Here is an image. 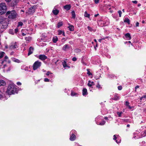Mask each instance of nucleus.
<instances>
[{"instance_id": "obj_60", "label": "nucleus", "mask_w": 146, "mask_h": 146, "mask_svg": "<svg viewBox=\"0 0 146 146\" xmlns=\"http://www.w3.org/2000/svg\"><path fill=\"white\" fill-rule=\"evenodd\" d=\"M22 35L23 36H24L26 34H24L23 33H22Z\"/></svg>"}, {"instance_id": "obj_6", "label": "nucleus", "mask_w": 146, "mask_h": 146, "mask_svg": "<svg viewBox=\"0 0 146 146\" xmlns=\"http://www.w3.org/2000/svg\"><path fill=\"white\" fill-rule=\"evenodd\" d=\"M36 9V6H33L29 8L28 10L29 13V14H32L35 12V9Z\"/></svg>"}, {"instance_id": "obj_13", "label": "nucleus", "mask_w": 146, "mask_h": 146, "mask_svg": "<svg viewBox=\"0 0 146 146\" xmlns=\"http://www.w3.org/2000/svg\"><path fill=\"white\" fill-rule=\"evenodd\" d=\"M119 95L117 94H115L114 98H113V99L115 100H117L119 99Z\"/></svg>"}, {"instance_id": "obj_3", "label": "nucleus", "mask_w": 146, "mask_h": 146, "mask_svg": "<svg viewBox=\"0 0 146 146\" xmlns=\"http://www.w3.org/2000/svg\"><path fill=\"white\" fill-rule=\"evenodd\" d=\"M6 15L8 16L9 18L11 19H14L17 17V13L14 10L11 11H8L6 13Z\"/></svg>"}, {"instance_id": "obj_40", "label": "nucleus", "mask_w": 146, "mask_h": 146, "mask_svg": "<svg viewBox=\"0 0 146 146\" xmlns=\"http://www.w3.org/2000/svg\"><path fill=\"white\" fill-rule=\"evenodd\" d=\"M44 81L45 82H48L49 81V79L47 78H44Z\"/></svg>"}, {"instance_id": "obj_58", "label": "nucleus", "mask_w": 146, "mask_h": 146, "mask_svg": "<svg viewBox=\"0 0 146 146\" xmlns=\"http://www.w3.org/2000/svg\"><path fill=\"white\" fill-rule=\"evenodd\" d=\"M108 119V117H104V119L106 120H107Z\"/></svg>"}, {"instance_id": "obj_52", "label": "nucleus", "mask_w": 146, "mask_h": 146, "mask_svg": "<svg viewBox=\"0 0 146 146\" xmlns=\"http://www.w3.org/2000/svg\"><path fill=\"white\" fill-rule=\"evenodd\" d=\"M127 107L130 109H131V107L129 105Z\"/></svg>"}, {"instance_id": "obj_55", "label": "nucleus", "mask_w": 146, "mask_h": 146, "mask_svg": "<svg viewBox=\"0 0 146 146\" xmlns=\"http://www.w3.org/2000/svg\"><path fill=\"white\" fill-rule=\"evenodd\" d=\"M102 40V39H100L99 40V41L100 42H101Z\"/></svg>"}, {"instance_id": "obj_39", "label": "nucleus", "mask_w": 146, "mask_h": 146, "mask_svg": "<svg viewBox=\"0 0 146 146\" xmlns=\"http://www.w3.org/2000/svg\"><path fill=\"white\" fill-rule=\"evenodd\" d=\"M146 97V96L145 95H144L142 97H141L140 98V100H143V98H145Z\"/></svg>"}, {"instance_id": "obj_8", "label": "nucleus", "mask_w": 146, "mask_h": 146, "mask_svg": "<svg viewBox=\"0 0 146 146\" xmlns=\"http://www.w3.org/2000/svg\"><path fill=\"white\" fill-rule=\"evenodd\" d=\"M70 48H72V47L71 46L68 44H66L63 46L62 49L65 51H66Z\"/></svg>"}, {"instance_id": "obj_27", "label": "nucleus", "mask_w": 146, "mask_h": 146, "mask_svg": "<svg viewBox=\"0 0 146 146\" xmlns=\"http://www.w3.org/2000/svg\"><path fill=\"white\" fill-rule=\"evenodd\" d=\"M113 137H114V138H113V139L114 140H116V142L117 143H120V141H121L120 140H119V141H118L117 140H116V139H117V137H116L115 135H114Z\"/></svg>"}, {"instance_id": "obj_38", "label": "nucleus", "mask_w": 146, "mask_h": 146, "mask_svg": "<svg viewBox=\"0 0 146 146\" xmlns=\"http://www.w3.org/2000/svg\"><path fill=\"white\" fill-rule=\"evenodd\" d=\"M118 89L119 90H121L122 89V87L121 86H118Z\"/></svg>"}, {"instance_id": "obj_33", "label": "nucleus", "mask_w": 146, "mask_h": 146, "mask_svg": "<svg viewBox=\"0 0 146 146\" xmlns=\"http://www.w3.org/2000/svg\"><path fill=\"white\" fill-rule=\"evenodd\" d=\"M64 31H62L61 30H58V35H60L62 34V33Z\"/></svg>"}, {"instance_id": "obj_61", "label": "nucleus", "mask_w": 146, "mask_h": 146, "mask_svg": "<svg viewBox=\"0 0 146 146\" xmlns=\"http://www.w3.org/2000/svg\"><path fill=\"white\" fill-rule=\"evenodd\" d=\"M21 12H23V13L24 12V11L23 10H21Z\"/></svg>"}, {"instance_id": "obj_62", "label": "nucleus", "mask_w": 146, "mask_h": 146, "mask_svg": "<svg viewBox=\"0 0 146 146\" xmlns=\"http://www.w3.org/2000/svg\"><path fill=\"white\" fill-rule=\"evenodd\" d=\"M62 35H63L64 36H65V34H64V32L62 34Z\"/></svg>"}, {"instance_id": "obj_25", "label": "nucleus", "mask_w": 146, "mask_h": 146, "mask_svg": "<svg viewBox=\"0 0 146 146\" xmlns=\"http://www.w3.org/2000/svg\"><path fill=\"white\" fill-rule=\"evenodd\" d=\"M71 13L72 18L74 19L76 17V14L74 11H72Z\"/></svg>"}, {"instance_id": "obj_5", "label": "nucleus", "mask_w": 146, "mask_h": 146, "mask_svg": "<svg viewBox=\"0 0 146 146\" xmlns=\"http://www.w3.org/2000/svg\"><path fill=\"white\" fill-rule=\"evenodd\" d=\"M41 64V62L37 60L35 62L33 65V68L34 70H35L38 68H39Z\"/></svg>"}, {"instance_id": "obj_44", "label": "nucleus", "mask_w": 146, "mask_h": 146, "mask_svg": "<svg viewBox=\"0 0 146 146\" xmlns=\"http://www.w3.org/2000/svg\"><path fill=\"white\" fill-rule=\"evenodd\" d=\"M129 102H128L127 101H126V102H125V105L126 106H128L129 105Z\"/></svg>"}, {"instance_id": "obj_20", "label": "nucleus", "mask_w": 146, "mask_h": 146, "mask_svg": "<svg viewBox=\"0 0 146 146\" xmlns=\"http://www.w3.org/2000/svg\"><path fill=\"white\" fill-rule=\"evenodd\" d=\"M62 64L64 68H66L68 67L69 68H70L68 66V65L66 64V62L65 61H64L62 62Z\"/></svg>"}, {"instance_id": "obj_21", "label": "nucleus", "mask_w": 146, "mask_h": 146, "mask_svg": "<svg viewBox=\"0 0 146 146\" xmlns=\"http://www.w3.org/2000/svg\"><path fill=\"white\" fill-rule=\"evenodd\" d=\"M52 12L54 15H56L58 14L59 13V11L58 10L56 9L53 10Z\"/></svg>"}, {"instance_id": "obj_53", "label": "nucleus", "mask_w": 146, "mask_h": 146, "mask_svg": "<svg viewBox=\"0 0 146 146\" xmlns=\"http://www.w3.org/2000/svg\"><path fill=\"white\" fill-rule=\"evenodd\" d=\"M7 2H10L11 0H5Z\"/></svg>"}, {"instance_id": "obj_9", "label": "nucleus", "mask_w": 146, "mask_h": 146, "mask_svg": "<svg viewBox=\"0 0 146 146\" xmlns=\"http://www.w3.org/2000/svg\"><path fill=\"white\" fill-rule=\"evenodd\" d=\"M39 58L42 60H44L47 58V57L44 55H40L39 56Z\"/></svg>"}, {"instance_id": "obj_11", "label": "nucleus", "mask_w": 146, "mask_h": 146, "mask_svg": "<svg viewBox=\"0 0 146 146\" xmlns=\"http://www.w3.org/2000/svg\"><path fill=\"white\" fill-rule=\"evenodd\" d=\"M71 5H67L64 6V9L67 11H68L70 10L71 8Z\"/></svg>"}, {"instance_id": "obj_64", "label": "nucleus", "mask_w": 146, "mask_h": 146, "mask_svg": "<svg viewBox=\"0 0 146 146\" xmlns=\"http://www.w3.org/2000/svg\"><path fill=\"white\" fill-rule=\"evenodd\" d=\"M142 23H145V21H143L142 22Z\"/></svg>"}, {"instance_id": "obj_59", "label": "nucleus", "mask_w": 146, "mask_h": 146, "mask_svg": "<svg viewBox=\"0 0 146 146\" xmlns=\"http://www.w3.org/2000/svg\"><path fill=\"white\" fill-rule=\"evenodd\" d=\"M8 58V57L7 56H5V59H7Z\"/></svg>"}, {"instance_id": "obj_24", "label": "nucleus", "mask_w": 146, "mask_h": 146, "mask_svg": "<svg viewBox=\"0 0 146 146\" xmlns=\"http://www.w3.org/2000/svg\"><path fill=\"white\" fill-rule=\"evenodd\" d=\"M63 24V23L62 21H61L60 22H59L57 24V27L58 28H59L60 27H61L62 26Z\"/></svg>"}, {"instance_id": "obj_19", "label": "nucleus", "mask_w": 146, "mask_h": 146, "mask_svg": "<svg viewBox=\"0 0 146 146\" xmlns=\"http://www.w3.org/2000/svg\"><path fill=\"white\" fill-rule=\"evenodd\" d=\"M94 82H91L90 81H88V86L89 87H91L92 85H94Z\"/></svg>"}, {"instance_id": "obj_15", "label": "nucleus", "mask_w": 146, "mask_h": 146, "mask_svg": "<svg viewBox=\"0 0 146 146\" xmlns=\"http://www.w3.org/2000/svg\"><path fill=\"white\" fill-rule=\"evenodd\" d=\"M76 136L74 135L73 133H72V135L71 136L70 139L71 141H74L76 139Z\"/></svg>"}, {"instance_id": "obj_23", "label": "nucleus", "mask_w": 146, "mask_h": 146, "mask_svg": "<svg viewBox=\"0 0 146 146\" xmlns=\"http://www.w3.org/2000/svg\"><path fill=\"white\" fill-rule=\"evenodd\" d=\"M5 53L4 52L2 51H0V59L2 58L4 55Z\"/></svg>"}, {"instance_id": "obj_41", "label": "nucleus", "mask_w": 146, "mask_h": 146, "mask_svg": "<svg viewBox=\"0 0 146 146\" xmlns=\"http://www.w3.org/2000/svg\"><path fill=\"white\" fill-rule=\"evenodd\" d=\"M77 58L76 57H74L72 58V60L74 61H75L76 60Z\"/></svg>"}, {"instance_id": "obj_50", "label": "nucleus", "mask_w": 146, "mask_h": 146, "mask_svg": "<svg viewBox=\"0 0 146 146\" xmlns=\"http://www.w3.org/2000/svg\"><path fill=\"white\" fill-rule=\"evenodd\" d=\"M139 23L138 22H137L136 24V26L138 27L139 26Z\"/></svg>"}, {"instance_id": "obj_31", "label": "nucleus", "mask_w": 146, "mask_h": 146, "mask_svg": "<svg viewBox=\"0 0 146 146\" xmlns=\"http://www.w3.org/2000/svg\"><path fill=\"white\" fill-rule=\"evenodd\" d=\"M106 123V121H102L99 124H98V125H104Z\"/></svg>"}, {"instance_id": "obj_4", "label": "nucleus", "mask_w": 146, "mask_h": 146, "mask_svg": "<svg viewBox=\"0 0 146 146\" xmlns=\"http://www.w3.org/2000/svg\"><path fill=\"white\" fill-rule=\"evenodd\" d=\"M6 10L7 6L5 3H0V15L4 14Z\"/></svg>"}, {"instance_id": "obj_2", "label": "nucleus", "mask_w": 146, "mask_h": 146, "mask_svg": "<svg viewBox=\"0 0 146 146\" xmlns=\"http://www.w3.org/2000/svg\"><path fill=\"white\" fill-rule=\"evenodd\" d=\"M0 24L2 25V28L6 29L8 25L7 20L5 17H0Z\"/></svg>"}, {"instance_id": "obj_29", "label": "nucleus", "mask_w": 146, "mask_h": 146, "mask_svg": "<svg viewBox=\"0 0 146 146\" xmlns=\"http://www.w3.org/2000/svg\"><path fill=\"white\" fill-rule=\"evenodd\" d=\"M88 30L90 31H93L95 32V30H94L91 27L89 26L88 27Z\"/></svg>"}, {"instance_id": "obj_22", "label": "nucleus", "mask_w": 146, "mask_h": 146, "mask_svg": "<svg viewBox=\"0 0 146 146\" xmlns=\"http://www.w3.org/2000/svg\"><path fill=\"white\" fill-rule=\"evenodd\" d=\"M124 22L125 23H127L128 24H129L130 23V20L129 19H128V18H125L124 20Z\"/></svg>"}, {"instance_id": "obj_32", "label": "nucleus", "mask_w": 146, "mask_h": 146, "mask_svg": "<svg viewBox=\"0 0 146 146\" xmlns=\"http://www.w3.org/2000/svg\"><path fill=\"white\" fill-rule=\"evenodd\" d=\"M87 74L88 75L90 76V75H92V73H91L90 71V69H87Z\"/></svg>"}, {"instance_id": "obj_63", "label": "nucleus", "mask_w": 146, "mask_h": 146, "mask_svg": "<svg viewBox=\"0 0 146 146\" xmlns=\"http://www.w3.org/2000/svg\"><path fill=\"white\" fill-rule=\"evenodd\" d=\"M127 127H130V125L129 124H127Z\"/></svg>"}, {"instance_id": "obj_37", "label": "nucleus", "mask_w": 146, "mask_h": 146, "mask_svg": "<svg viewBox=\"0 0 146 146\" xmlns=\"http://www.w3.org/2000/svg\"><path fill=\"white\" fill-rule=\"evenodd\" d=\"M117 113L119 117H120L121 116V115L122 114V112H117Z\"/></svg>"}, {"instance_id": "obj_7", "label": "nucleus", "mask_w": 146, "mask_h": 146, "mask_svg": "<svg viewBox=\"0 0 146 146\" xmlns=\"http://www.w3.org/2000/svg\"><path fill=\"white\" fill-rule=\"evenodd\" d=\"M18 44L16 42H13L10 45L9 48L11 49L15 48L18 47Z\"/></svg>"}, {"instance_id": "obj_51", "label": "nucleus", "mask_w": 146, "mask_h": 146, "mask_svg": "<svg viewBox=\"0 0 146 146\" xmlns=\"http://www.w3.org/2000/svg\"><path fill=\"white\" fill-rule=\"evenodd\" d=\"M15 61L16 62H19V60L16 59L15 60Z\"/></svg>"}, {"instance_id": "obj_18", "label": "nucleus", "mask_w": 146, "mask_h": 146, "mask_svg": "<svg viewBox=\"0 0 146 146\" xmlns=\"http://www.w3.org/2000/svg\"><path fill=\"white\" fill-rule=\"evenodd\" d=\"M58 40V38L57 36H54L53 37V41L54 43H56Z\"/></svg>"}, {"instance_id": "obj_57", "label": "nucleus", "mask_w": 146, "mask_h": 146, "mask_svg": "<svg viewBox=\"0 0 146 146\" xmlns=\"http://www.w3.org/2000/svg\"><path fill=\"white\" fill-rule=\"evenodd\" d=\"M2 98V96L0 94V98Z\"/></svg>"}, {"instance_id": "obj_56", "label": "nucleus", "mask_w": 146, "mask_h": 146, "mask_svg": "<svg viewBox=\"0 0 146 146\" xmlns=\"http://www.w3.org/2000/svg\"><path fill=\"white\" fill-rule=\"evenodd\" d=\"M99 15V14H96L95 15H94V16L95 17H97Z\"/></svg>"}, {"instance_id": "obj_35", "label": "nucleus", "mask_w": 146, "mask_h": 146, "mask_svg": "<svg viewBox=\"0 0 146 146\" xmlns=\"http://www.w3.org/2000/svg\"><path fill=\"white\" fill-rule=\"evenodd\" d=\"M76 94H77V93H75L73 92H72L71 93V95L72 96H74Z\"/></svg>"}, {"instance_id": "obj_16", "label": "nucleus", "mask_w": 146, "mask_h": 146, "mask_svg": "<svg viewBox=\"0 0 146 146\" xmlns=\"http://www.w3.org/2000/svg\"><path fill=\"white\" fill-rule=\"evenodd\" d=\"M87 90L86 88H84L82 90V94L83 96L86 95L87 94Z\"/></svg>"}, {"instance_id": "obj_42", "label": "nucleus", "mask_w": 146, "mask_h": 146, "mask_svg": "<svg viewBox=\"0 0 146 146\" xmlns=\"http://www.w3.org/2000/svg\"><path fill=\"white\" fill-rule=\"evenodd\" d=\"M50 74H52V73L50 72L49 71H48L47 73L46 74L47 76H48Z\"/></svg>"}, {"instance_id": "obj_46", "label": "nucleus", "mask_w": 146, "mask_h": 146, "mask_svg": "<svg viewBox=\"0 0 146 146\" xmlns=\"http://www.w3.org/2000/svg\"><path fill=\"white\" fill-rule=\"evenodd\" d=\"M17 84L18 85H21V83L20 82H18L17 83Z\"/></svg>"}, {"instance_id": "obj_26", "label": "nucleus", "mask_w": 146, "mask_h": 146, "mask_svg": "<svg viewBox=\"0 0 146 146\" xmlns=\"http://www.w3.org/2000/svg\"><path fill=\"white\" fill-rule=\"evenodd\" d=\"M69 30L71 31H73L74 30V27L72 25H70L68 27Z\"/></svg>"}, {"instance_id": "obj_36", "label": "nucleus", "mask_w": 146, "mask_h": 146, "mask_svg": "<svg viewBox=\"0 0 146 146\" xmlns=\"http://www.w3.org/2000/svg\"><path fill=\"white\" fill-rule=\"evenodd\" d=\"M118 13L119 15V16L120 17H121V15L122 14V12L121 11H118Z\"/></svg>"}, {"instance_id": "obj_47", "label": "nucleus", "mask_w": 146, "mask_h": 146, "mask_svg": "<svg viewBox=\"0 0 146 146\" xmlns=\"http://www.w3.org/2000/svg\"><path fill=\"white\" fill-rule=\"evenodd\" d=\"M132 2L136 4L137 3V1H133Z\"/></svg>"}, {"instance_id": "obj_54", "label": "nucleus", "mask_w": 146, "mask_h": 146, "mask_svg": "<svg viewBox=\"0 0 146 146\" xmlns=\"http://www.w3.org/2000/svg\"><path fill=\"white\" fill-rule=\"evenodd\" d=\"M139 88V86H136L135 87V89L136 90L137 88Z\"/></svg>"}, {"instance_id": "obj_45", "label": "nucleus", "mask_w": 146, "mask_h": 146, "mask_svg": "<svg viewBox=\"0 0 146 146\" xmlns=\"http://www.w3.org/2000/svg\"><path fill=\"white\" fill-rule=\"evenodd\" d=\"M99 0H95V1H94L95 3L96 4H97V3H98L99 2Z\"/></svg>"}, {"instance_id": "obj_49", "label": "nucleus", "mask_w": 146, "mask_h": 146, "mask_svg": "<svg viewBox=\"0 0 146 146\" xmlns=\"http://www.w3.org/2000/svg\"><path fill=\"white\" fill-rule=\"evenodd\" d=\"M69 43L71 44H73V42L72 41H71L69 42Z\"/></svg>"}, {"instance_id": "obj_10", "label": "nucleus", "mask_w": 146, "mask_h": 146, "mask_svg": "<svg viewBox=\"0 0 146 146\" xmlns=\"http://www.w3.org/2000/svg\"><path fill=\"white\" fill-rule=\"evenodd\" d=\"M19 0H13L11 3V5L12 6H15L17 5V4L19 2Z\"/></svg>"}, {"instance_id": "obj_14", "label": "nucleus", "mask_w": 146, "mask_h": 146, "mask_svg": "<svg viewBox=\"0 0 146 146\" xmlns=\"http://www.w3.org/2000/svg\"><path fill=\"white\" fill-rule=\"evenodd\" d=\"M6 85V83L4 80H0V86H4Z\"/></svg>"}, {"instance_id": "obj_17", "label": "nucleus", "mask_w": 146, "mask_h": 146, "mask_svg": "<svg viewBox=\"0 0 146 146\" xmlns=\"http://www.w3.org/2000/svg\"><path fill=\"white\" fill-rule=\"evenodd\" d=\"M125 36L128 38V40H130L131 38V37L129 33H127L125 34Z\"/></svg>"}, {"instance_id": "obj_43", "label": "nucleus", "mask_w": 146, "mask_h": 146, "mask_svg": "<svg viewBox=\"0 0 146 146\" xmlns=\"http://www.w3.org/2000/svg\"><path fill=\"white\" fill-rule=\"evenodd\" d=\"M96 87L99 88H101L100 86L99 83H98V84L97 85Z\"/></svg>"}, {"instance_id": "obj_34", "label": "nucleus", "mask_w": 146, "mask_h": 146, "mask_svg": "<svg viewBox=\"0 0 146 146\" xmlns=\"http://www.w3.org/2000/svg\"><path fill=\"white\" fill-rule=\"evenodd\" d=\"M23 25V23L22 22H19L18 23V27L21 26Z\"/></svg>"}, {"instance_id": "obj_12", "label": "nucleus", "mask_w": 146, "mask_h": 146, "mask_svg": "<svg viewBox=\"0 0 146 146\" xmlns=\"http://www.w3.org/2000/svg\"><path fill=\"white\" fill-rule=\"evenodd\" d=\"M33 50H34V48L33 47H32L31 46L29 48L28 55V56H29L30 54H32L33 53Z\"/></svg>"}, {"instance_id": "obj_1", "label": "nucleus", "mask_w": 146, "mask_h": 146, "mask_svg": "<svg viewBox=\"0 0 146 146\" xmlns=\"http://www.w3.org/2000/svg\"><path fill=\"white\" fill-rule=\"evenodd\" d=\"M16 90L15 86L13 84H9L7 91V93L9 95L14 94Z\"/></svg>"}, {"instance_id": "obj_30", "label": "nucleus", "mask_w": 146, "mask_h": 146, "mask_svg": "<svg viewBox=\"0 0 146 146\" xmlns=\"http://www.w3.org/2000/svg\"><path fill=\"white\" fill-rule=\"evenodd\" d=\"M31 37L29 36L25 38V39L27 41H29L31 40Z\"/></svg>"}, {"instance_id": "obj_28", "label": "nucleus", "mask_w": 146, "mask_h": 146, "mask_svg": "<svg viewBox=\"0 0 146 146\" xmlns=\"http://www.w3.org/2000/svg\"><path fill=\"white\" fill-rule=\"evenodd\" d=\"M84 16L88 18H89L90 16L89 14L86 11L84 13Z\"/></svg>"}, {"instance_id": "obj_48", "label": "nucleus", "mask_w": 146, "mask_h": 146, "mask_svg": "<svg viewBox=\"0 0 146 146\" xmlns=\"http://www.w3.org/2000/svg\"><path fill=\"white\" fill-rule=\"evenodd\" d=\"M18 29L17 28L15 29V33H17L18 31Z\"/></svg>"}]
</instances>
